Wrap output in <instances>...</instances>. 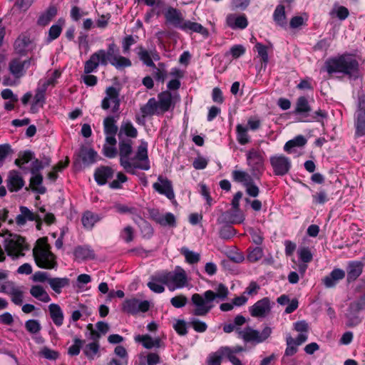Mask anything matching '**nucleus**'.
Masks as SVG:
<instances>
[{
  "mask_svg": "<svg viewBox=\"0 0 365 365\" xmlns=\"http://www.w3.org/2000/svg\"><path fill=\"white\" fill-rule=\"evenodd\" d=\"M148 143L140 140L135 156L130 158L132 153V142L122 140L119 143L120 164L124 170L130 173H135L136 169L148 170L150 169V161L148 155Z\"/></svg>",
  "mask_w": 365,
  "mask_h": 365,
  "instance_id": "obj_1",
  "label": "nucleus"
},
{
  "mask_svg": "<svg viewBox=\"0 0 365 365\" xmlns=\"http://www.w3.org/2000/svg\"><path fill=\"white\" fill-rule=\"evenodd\" d=\"M110 63L117 69H123L132 65L131 61L117 53V46L114 43L108 45V51L100 49L93 53L85 63L84 72L87 74L94 71L101 64L106 66Z\"/></svg>",
  "mask_w": 365,
  "mask_h": 365,
  "instance_id": "obj_2",
  "label": "nucleus"
},
{
  "mask_svg": "<svg viewBox=\"0 0 365 365\" xmlns=\"http://www.w3.org/2000/svg\"><path fill=\"white\" fill-rule=\"evenodd\" d=\"M359 67L356 56L350 53H344L329 58L325 63V70L329 74H341L349 78L358 76Z\"/></svg>",
  "mask_w": 365,
  "mask_h": 365,
  "instance_id": "obj_3",
  "label": "nucleus"
},
{
  "mask_svg": "<svg viewBox=\"0 0 365 365\" xmlns=\"http://www.w3.org/2000/svg\"><path fill=\"white\" fill-rule=\"evenodd\" d=\"M168 21L185 32H195L200 34L204 38L209 36L208 30L200 24L185 20L181 14L176 9L170 8L165 12Z\"/></svg>",
  "mask_w": 365,
  "mask_h": 365,
  "instance_id": "obj_4",
  "label": "nucleus"
},
{
  "mask_svg": "<svg viewBox=\"0 0 365 365\" xmlns=\"http://www.w3.org/2000/svg\"><path fill=\"white\" fill-rule=\"evenodd\" d=\"M50 249L46 237L40 238L36 241L33 254L38 267L43 269H53L56 267V257Z\"/></svg>",
  "mask_w": 365,
  "mask_h": 365,
  "instance_id": "obj_5",
  "label": "nucleus"
},
{
  "mask_svg": "<svg viewBox=\"0 0 365 365\" xmlns=\"http://www.w3.org/2000/svg\"><path fill=\"white\" fill-rule=\"evenodd\" d=\"M214 292L207 290L203 294H194L191 301L195 307L193 314L196 316L206 315L214 307Z\"/></svg>",
  "mask_w": 365,
  "mask_h": 365,
  "instance_id": "obj_6",
  "label": "nucleus"
},
{
  "mask_svg": "<svg viewBox=\"0 0 365 365\" xmlns=\"http://www.w3.org/2000/svg\"><path fill=\"white\" fill-rule=\"evenodd\" d=\"M165 286L170 291L183 288L187 284V277L185 270L180 267H176L172 272L162 271Z\"/></svg>",
  "mask_w": 365,
  "mask_h": 365,
  "instance_id": "obj_7",
  "label": "nucleus"
},
{
  "mask_svg": "<svg viewBox=\"0 0 365 365\" xmlns=\"http://www.w3.org/2000/svg\"><path fill=\"white\" fill-rule=\"evenodd\" d=\"M272 334V329L269 327H266L262 331L252 329L250 327H247L243 330L239 331V336L245 341L261 343L265 341Z\"/></svg>",
  "mask_w": 365,
  "mask_h": 365,
  "instance_id": "obj_8",
  "label": "nucleus"
},
{
  "mask_svg": "<svg viewBox=\"0 0 365 365\" xmlns=\"http://www.w3.org/2000/svg\"><path fill=\"white\" fill-rule=\"evenodd\" d=\"M269 162L276 175H284L289 172L292 165L290 159L281 154L272 155Z\"/></svg>",
  "mask_w": 365,
  "mask_h": 365,
  "instance_id": "obj_9",
  "label": "nucleus"
},
{
  "mask_svg": "<svg viewBox=\"0 0 365 365\" xmlns=\"http://www.w3.org/2000/svg\"><path fill=\"white\" fill-rule=\"evenodd\" d=\"M101 107L103 110L111 108L113 112L118 111L120 107L119 90L113 86L108 87L106 96L101 102Z\"/></svg>",
  "mask_w": 365,
  "mask_h": 365,
  "instance_id": "obj_10",
  "label": "nucleus"
},
{
  "mask_svg": "<svg viewBox=\"0 0 365 365\" xmlns=\"http://www.w3.org/2000/svg\"><path fill=\"white\" fill-rule=\"evenodd\" d=\"M247 162L252 171L260 172L264 168V152L259 149H250L247 151Z\"/></svg>",
  "mask_w": 365,
  "mask_h": 365,
  "instance_id": "obj_11",
  "label": "nucleus"
},
{
  "mask_svg": "<svg viewBox=\"0 0 365 365\" xmlns=\"http://www.w3.org/2000/svg\"><path fill=\"white\" fill-rule=\"evenodd\" d=\"M150 304L148 301H140L133 298L124 301L123 309L129 314H135L140 312H145L149 309Z\"/></svg>",
  "mask_w": 365,
  "mask_h": 365,
  "instance_id": "obj_12",
  "label": "nucleus"
},
{
  "mask_svg": "<svg viewBox=\"0 0 365 365\" xmlns=\"http://www.w3.org/2000/svg\"><path fill=\"white\" fill-rule=\"evenodd\" d=\"M154 190L160 195H165L172 200L175 199V193L171 181L161 175L158 176L157 182L153 183Z\"/></svg>",
  "mask_w": 365,
  "mask_h": 365,
  "instance_id": "obj_13",
  "label": "nucleus"
},
{
  "mask_svg": "<svg viewBox=\"0 0 365 365\" xmlns=\"http://www.w3.org/2000/svg\"><path fill=\"white\" fill-rule=\"evenodd\" d=\"M356 118V134L362 136L365 135V96L359 97Z\"/></svg>",
  "mask_w": 365,
  "mask_h": 365,
  "instance_id": "obj_14",
  "label": "nucleus"
},
{
  "mask_svg": "<svg viewBox=\"0 0 365 365\" xmlns=\"http://www.w3.org/2000/svg\"><path fill=\"white\" fill-rule=\"evenodd\" d=\"M178 101H179V97L176 93L172 94L169 91L162 92L158 95V101L160 111L163 113L168 111Z\"/></svg>",
  "mask_w": 365,
  "mask_h": 365,
  "instance_id": "obj_15",
  "label": "nucleus"
},
{
  "mask_svg": "<svg viewBox=\"0 0 365 365\" xmlns=\"http://www.w3.org/2000/svg\"><path fill=\"white\" fill-rule=\"evenodd\" d=\"M151 218L162 226L175 227L176 225L175 217L171 212L161 213L158 210L150 211Z\"/></svg>",
  "mask_w": 365,
  "mask_h": 365,
  "instance_id": "obj_16",
  "label": "nucleus"
},
{
  "mask_svg": "<svg viewBox=\"0 0 365 365\" xmlns=\"http://www.w3.org/2000/svg\"><path fill=\"white\" fill-rule=\"evenodd\" d=\"M269 312L270 303L268 298H263L250 307V314L254 317H264Z\"/></svg>",
  "mask_w": 365,
  "mask_h": 365,
  "instance_id": "obj_17",
  "label": "nucleus"
},
{
  "mask_svg": "<svg viewBox=\"0 0 365 365\" xmlns=\"http://www.w3.org/2000/svg\"><path fill=\"white\" fill-rule=\"evenodd\" d=\"M226 24L232 29H244L248 25V21L245 14H230L226 17Z\"/></svg>",
  "mask_w": 365,
  "mask_h": 365,
  "instance_id": "obj_18",
  "label": "nucleus"
},
{
  "mask_svg": "<svg viewBox=\"0 0 365 365\" xmlns=\"http://www.w3.org/2000/svg\"><path fill=\"white\" fill-rule=\"evenodd\" d=\"M220 350L222 356L227 358L232 365H243L241 361L235 356L237 354L245 351L242 346H221Z\"/></svg>",
  "mask_w": 365,
  "mask_h": 365,
  "instance_id": "obj_19",
  "label": "nucleus"
},
{
  "mask_svg": "<svg viewBox=\"0 0 365 365\" xmlns=\"http://www.w3.org/2000/svg\"><path fill=\"white\" fill-rule=\"evenodd\" d=\"M5 294L10 296L11 301L17 305H21L24 299V291L21 287L16 286L15 283L8 281V285Z\"/></svg>",
  "mask_w": 365,
  "mask_h": 365,
  "instance_id": "obj_20",
  "label": "nucleus"
},
{
  "mask_svg": "<svg viewBox=\"0 0 365 365\" xmlns=\"http://www.w3.org/2000/svg\"><path fill=\"white\" fill-rule=\"evenodd\" d=\"M165 282L162 271L153 274L148 283V287L150 289L158 294L165 291Z\"/></svg>",
  "mask_w": 365,
  "mask_h": 365,
  "instance_id": "obj_21",
  "label": "nucleus"
},
{
  "mask_svg": "<svg viewBox=\"0 0 365 365\" xmlns=\"http://www.w3.org/2000/svg\"><path fill=\"white\" fill-rule=\"evenodd\" d=\"M24 185V182L19 173L11 170L9 173L7 187L11 192L19 190Z\"/></svg>",
  "mask_w": 365,
  "mask_h": 365,
  "instance_id": "obj_22",
  "label": "nucleus"
},
{
  "mask_svg": "<svg viewBox=\"0 0 365 365\" xmlns=\"http://www.w3.org/2000/svg\"><path fill=\"white\" fill-rule=\"evenodd\" d=\"M29 61H21L19 59H14L11 61L9 64L10 72L16 78H19L24 75V68L25 67H28L29 66Z\"/></svg>",
  "mask_w": 365,
  "mask_h": 365,
  "instance_id": "obj_23",
  "label": "nucleus"
},
{
  "mask_svg": "<svg viewBox=\"0 0 365 365\" xmlns=\"http://www.w3.org/2000/svg\"><path fill=\"white\" fill-rule=\"evenodd\" d=\"M138 54L140 59L148 66H154L153 60H159V56L155 51H148L143 47L138 48Z\"/></svg>",
  "mask_w": 365,
  "mask_h": 365,
  "instance_id": "obj_24",
  "label": "nucleus"
},
{
  "mask_svg": "<svg viewBox=\"0 0 365 365\" xmlns=\"http://www.w3.org/2000/svg\"><path fill=\"white\" fill-rule=\"evenodd\" d=\"M14 47L19 53H26L33 48V43L29 37L23 36L16 40Z\"/></svg>",
  "mask_w": 365,
  "mask_h": 365,
  "instance_id": "obj_25",
  "label": "nucleus"
},
{
  "mask_svg": "<svg viewBox=\"0 0 365 365\" xmlns=\"http://www.w3.org/2000/svg\"><path fill=\"white\" fill-rule=\"evenodd\" d=\"M113 175V171L108 167H101L95 172V180L100 185H105Z\"/></svg>",
  "mask_w": 365,
  "mask_h": 365,
  "instance_id": "obj_26",
  "label": "nucleus"
},
{
  "mask_svg": "<svg viewBox=\"0 0 365 365\" xmlns=\"http://www.w3.org/2000/svg\"><path fill=\"white\" fill-rule=\"evenodd\" d=\"M345 273L342 269H334L329 275L324 278L323 282L327 287H332L339 280L343 279Z\"/></svg>",
  "mask_w": 365,
  "mask_h": 365,
  "instance_id": "obj_27",
  "label": "nucleus"
},
{
  "mask_svg": "<svg viewBox=\"0 0 365 365\" xmlns=\"http://www.w3.org/2000/svg\"><path fill=\"white\" fill-rule=\"evenodd\" d=\"M51 288L57 294H60L63 288L68 287L70 280L67 277H54L48 279Z\"/></svg>",
  "mask_w": 365,
  "mask_h": 365,
  "instance_id": "obj_28",
  "label": "nucleus"
},
{
  "mask_svg": "<svg viewBox=\"0 0 365 365\" xmlns=\"http://www.w3.org/2000/svg\"><path fill=\"white\" fill-rule=\"evenodd\" d=\"M30 294L35 299L47 303L51 301V297L45 290V289L41 285H33L30 288Z\"/></svg>",
  "mask_w": 365,
  "mask_h": 365,
  "instance_id": "obj_29",
  "label": "nucleus"
},
{
  "mask_svg": "<svg viewBox=\"0 0 365 365\" xmlns=\"http://www.w3.org/2000/svg\"><path fill=\"white\" fill-rule=\"evenodd\" d=\"M20 211L21 213L16 217V222L18 225H24L28 220L33 221L37 220V215L26 207H21Z\"/></svg>",
  "mask_w": 365,
  "mask_h": 365,
  "instance_id": "obj_30",
  "label": "nucleus"
},
{
  "mask_svg": "<svg viewBox=\"0 0 365 365\" xmlns=\"http://www.w3.org/2000/svg\"><path fill=\"white\" fill-rule=\"evenodd\" d=\"M363 270V264L359 262H351L347 268V279L354 281L360 276Z\"/></svg>",
  "mask_w": 365,
  "mask_h": 365,
  "instance_id": "obj_31",
  "label": "nucleus"
},
{
  "mask_svg": "<svg viewBox=\"0 0 365 365\" xmlns=\"http://www.w3.org/2000/svg\"><path fill=\"white\" fill-rule=\"evenodd\" d=\"M48 309L53 323L58 327L61 326L63 323V314L61 307L56 304H51Z\"/></svg>",
  "mask_w": 365,
  "mask_h": 365,
  "instance_id": "obj_32",
  "label": "nucleus"
},
{
  "mask_svg": "<svg viewBox=\"0 0 365 365\" xmlns=\"http://www.w3.org/2000/svg\"><path fill=\"white\" fill-rule=\"evenodd\" d=\"M100 220L98 215L90 211L85 212L81 217L82 224L87 230H91Z\"/></svg>",
  "mask_w": 365,
  "mask_h": 365,
  "instance_id": "obj_33",
  "label": "nucleus"
},
{
  "mask_svg": "<svg viewBox=\"0 0 365 365\" xmlns=\"http://www.w3.org/2000/svg\"><path fill=\"white\" fill-rule=\"evenodd\" d=\"M143 116L152 115L155 114L163 113L160 111V107L158 101L154 99H150L148 103L141 108Z\"/></svg>",
  "mask_w": 365,
  "mask_h": 365,
  "instance_id": "obj_34",
  "label": "nucleus"
},
{
  "mask_svg": "<svg viewBox=\"0 0 365 365\" xmlns=\"http://www.w3.org/2000/svg\"><path fill=\"white\" fill-rule=\"evenodd\" d=\"M64 25L65 20L63 19H59L55 24L51 26L48 31L47 38L48 42H51L56 39L60 36Z\"/></svg>",
  "mask_w": 365,
  "mask_h": 365,
  "instance_id": "obj_35",
  "label": "nucleus"
},
{
  "mask_svg": "<svg viewBox=\"0 0 365 365\" xmlns=\"http://www.w3.org/2000/svg\"><path fill=\"white\" fill-rule=\"evenodd\" d=\"M57 9L54 6L49 7L46 11L42 13L37 21L39 26H45L56 16Z\"/></svg>",
  "mask_w": 365,
  "mask_h": 365,
  "instance_id": "obj_36",
  "label": "nucleus"
},
{
  "mask_svg": "<svg viewBox=\"0 0 365 365\" xmlns=\"http://www.w3.org/2000/svg\"><path fill=\"white\" fill-rule=\"evenodd\" d=\"M135 341L138 343H141L143 346L146 349H151L155 346H159L160 341L158 339H153L149 335H136L135 336Z\"/></svg>",
  "mask_w": 365,
  "mask_h": 365,
  "instance_id": "obj_37",
  "label": "nucleus"
},
{
  "mask_svg": "<svg viewBox=\"0 0 365 365\" xmlns=\"http://www.w3.org/2000/svg\"><path fill=\"white\" fill-rule=\"evenodd\" d=\"M122 134H124L127 137L134 138L138 135V130L131 122L128 120L123 121L120 128L119 136Z\"/></svg>",
  "mask_w": 365,
  "mask_h": 365,
  "instance_id": "obj_38",
  "label": "nucleus"
},
{
  "mask_svg": "<svg viewBox=\"0 0 365 365\" xmlns=\"http://www.w3.org/2000/svg\"><path fill=\"white\" fill-rule=\"evenodd\" d=\"M43 177L39 173H32V177L30 180V186L32 190L37 191L41 194L46 192V188L42 185Z\"/></svg>",
  "mask_w": 365,
  "mask_h": 365,
  "instance_id": "obj_39",
  "label": "nucleus"
},
{
  "mask_svg": "<svg viewBox=\"0 0 365 365\" xmlns=\"http://www.w3.org/2000/svg\"><path fill=\"white\" fill-rule=\"evenodd\" d=\"M248 128L242 125L237 124L236 126L237 140L241 145H245L250 142V136L248 135Z\"/></svg>",
  "mask_w": 365,
  "mask_h": 365,
  "instance_id": "obj_40",
  "label": "nucleus"
},
{
  "mask_svg": "<svg viewBox=\"0 0 365 365\" xmlns=\"http://www.w3.org/2000/svg\"><path fill=\"white\" fill-rule=\"evenodd\" d=\"M273 18L276 24L280 26L287 25V19L285 15L284 6L278 5L274 12Z\"/></svg>",
  "mask_w": 365,
  "mask_h": 365,
  "instance_id": "obj_41",
  "label": "nucleus"
},
{
  "mask_svg": "<svg viewBox=\"0 0 365 365\" xmlns=\"http://www.w3.org/2000/svg\"><path fill=\"white\" fill-rule=\"evenodd\" d=\"M307 143V139L303 135H297L294 138L287 141L284 146V150L286 152H290L293 148L302 147Z\"/></svg>",
  "mask_w": 365,
  "mask_h": 365,
  "instance_id": "obj_42",
  "label": "nucleus"
},
{
  "mask_svg": "<svg viewBox=\"0 0 365 365\" xmlns=\"http://www.w3.org/2000/svg\"><path fill=\"white\" fill-rule=\"evenodd\" d=\"M329 14L333 17L338 18L341 21H344L349 16V11L345 6L334 4Z\"/></svg>",
  "mask_w": 365,
  "mask_h": 365,
  "instance_id": "obj_43",
  "label": "nucleus"
},
{
  "mask_svg": "<svg viewBox=\"0 0 365 365\" xmlns=\"http://www.w3.org/2000/svg\"><path fill=\"white\" fill-rule=\"evenodd\" d=\"M180 253L185 257V261L189 264H195L200 261V255L183 247L180 249Z\"/></svg>",
  "mask_w": 365,
  "mask_h": 365,
  "instance_id": "obj_44",
  "label": "nucleus"
},
{
  "mask_svg": "<svg viewBox=\"0 0 365 365\" xmlns=\"http://www.w3.org/2000/svg\"><path fill=\"white\" fill-rule=\"evenodd\" d=\"M232 178L235 181L242 183L245 186L252 181L251 176L247 172L242 170H234Z\"/></svg>",
  "mask_w": 365,
  "mask_h": 365,
  "instance_id": "obj_45",
  "label": "nucleus"
},
{
  "mask_svg": "<svg viewBox=\"0 0 365 365\" xmlns=\"http://www.w3.org/2000/svg\"><path fill=\"white\" fill-rule=\"evenodd\" d=\"M75 256L81 259H92L94 253L89 247H79L75 250Z\"/></svg>",
  "mask_w": 365,
  "mask_h": 365,
  "instance_id": "obj_46",
  "label": "nucleus"
},
{
  "mask_svg": "<svg viewBox=\"0 0 365 365\" xmlns=\"http://www.w3.org/2000/svg\"><path fill=\"white\" fill-rule=\"evenodd\" d=\"M286 344L287 348L284 351V355L287 356L294 355L298 351L299 345H297L294 341V339L289 334H287L286 336Z\"/></svg>",
  "mask_w": 365,
  "mask_h": 365,
  "instance_id": "obj_47",
  "label": "nucleus"
},
{
  "mask_svg": "<svg viewBox=\"0 0 365 365\" xmlns=\"http://www.w3.org/2000/svg\"><path fill=\"white\" fill-rule=\"evenodd\" d=\"M311 108L309 105L307 100L304 97H300L298 98L294 110V113L302 114L307 113L310 111Z\"/></svg>",
  "mask_w": 365,
  "mask_h": 365,
  "instance_id": "obj_48",
  "label": "nucleus"
},
{
  "mask_svg": "<svg viewBox=\"0 0 365 365\" xmlns=\"http://www.w3.org/2000/svg\"><path fill=\"white\" fill-rule=\"evenodd\" d=\"M82 160L85 163L91 164L98 158V154L92 149H83L81 150Z\"/></svg>",
  "mask_w": 365,
  "mask_h": 365,
  "instance_id": "obj_49",
  "label": "nucleus"
},
{
  "mask_svg": "<svg viewBox=\"0 0 365 365\" xmlns=\"http://www.w3.org/2000/svg\"><path fill=\"white\" fill-rule=\"evenodd\" d=\"M308 21V15L307 14H302L300 16H295L290 20L289 25L292 29H297L303 25H305Z\"/></svg>",
  "mask_w": 365,
  "mask_h": 365,
  "instance_id": "obj_50",
  "label": "nucleus"
},
{
  "mask_svg": "<svg viewBox=\"0 0 365 365\" xmlns=\"http://www.w3.org/2000/svg\"><path fill=\"white\" fill-rule=\"evenodd\" d=\"M60 76L61 73L57 70L48 73L46 78L41 81L44 89H46L48 86H53Z\"/></svg>",
  "mask_w": 365,
  "mask_h": 365,
  "instance_id": "obj_51",
  "label": "nucleus"
},
{
  "mask_svg": "<svg viewBox=\"0 0 365 365\" xmlns=\"http://www.w3.org/2000/svg\"><path fill=\"white\" fill-rule=\"evenodd\" d=\"M38 354L42 357L48 360H56L59 356L58 351L47 346L42 347Z\"/></svg>",
  "mask_w": 365,
  "mask_h": 365,
  "instance_id": "obj_52",
  "label": "nucleus"
},
{
  "mask_svg": "<svg viewBox=\"0 0 365 365\" xmlns=\"http://www.w3.org/2000/svg\"><path fill=\"white\" fill-rule=\"evenodd\" d=\"M103 125L104 130L106 134H115L118 130L114 119L112 117H107L105 118Z\"/></svg>",
  "mask_w": 365,
  "mask_h": 365,
  "instance_id": "obj_53",
  "label": "nucleus"
},
{
  "mask_svg": "<svg viewBox=\"0 0 365 365\" xmlns=\"http://www.w3.org/2000/svg\"><path fill=\"white\" fill-rule=\"evenodd\" d=\"M228 294L227 287L222 284H219L215 288V292H214L215 299L224 300L227 297Z\"/></svg>",
  "mask_w": 365,
  "mask_h": 365,
  "instance_id": "obj_54",
  "label": "nucleus"
},
{
  "mask_svg": "<svg viewBox=\"0 0 365 365\" xmlns=\"http://www.w3.org/2000/svg\"><path fill=\"white\" fill-rule=\"evenodd\" d=\"M98 349V344L96 342H92L85 346L83 352L88 358L93 359L97 355Z\"/></svg>",
  "mask_w": 365,
  "mask_h": 365,
  "instance_id": "obj_55",
  "label": "nucleus"
},
{
  "mask_svg": "<svg viewBox=\"0 0 365 365\" xmlns=\"http://www.w3.org/2000/svg\"><path fill=\"white\" fill-rule=\"evenodd\" d=\"M229 220L232 223H241L245 220V216L240 209L235 210L228 213Z\"/></svg>",
  "mask_w": 365,
  "mask_h": 365,
  "instance_id": "obj_56",
  "label": "nucleus"
},
{
  "mask_svg": "<svg viewBox=\"0 0 365 365\" xmlns=\"http://www.w3.org/2000/svg\"><path fill=\"white\" fill-rule=\"evenodd\" d=\"M84 344V341L76 338L73 344L68 348V353L71 356H76L80 353L81 349Z\"/></svg>",
  "mask_w": 365,
  "mask_h": 365,
  "instance_id": "obj_57",
  "label": "nucleus"
},
{
  "mask_svg": "<svg viewBox=\"0 0 365 365\" xmlns=\"http://www.w3.org/2000/svg\"><path fill=\"white\" fill-rule=\"evenodd\" d=\"M263 256V251L260 247H255L250 250L247 259L250 262H255L259 260Z\"/></svg>",
  "mask_w": 365,
  "mask_h": 365,
  "instance_id": "obj_58",
  "label": "nucleus"
},
{
  "mask_svg": "<svg viewBox=\"0 0 365 365\" xmlns=\"http://www.w3.org/2000/svg\"><path fill=\"white\" fill-rule=\"evenodd\" d=\"M223 356L218 349L215 352L210 354L207 358L209 365H221Z\"/></svg>",
  "mask_w": 365,
  "mask_h": 365,
  "instance_id": "obj_59",
  "label": "nucleus"
},
{
  "mask_svg": "<svg viewBox=\"0 0 365 365\" xmlns=\"http://www.w3.org/2000/svg\"><path fill=\"white\" fill-rule=\"evenodd\" d=\"M120 238L126 242H131L134 238V230L130 226L125 227L120 232Z\"/></svg>",
  "mask_w": 365,
  "mask_h": 365,
  "instance_id": "obj_60",
  "label": "nucleus"
},
{
  "mask_svg": "<svg viewBox=\"0 0 365 365\" xmlns=\"http://www.w3.org/2000/svg\"><path fill=\"white\" fill-rule=\"evenodd\" d=\"M298 255L299 259L304 263L309 262L312 260V253L307 247H302L298 250Z\"/></svg>",
  "mask_w": 365,
  "mask_h": 365,
  "instance_id": "obj_61",
  "label": "nucleus"
},
{
  "mask_svg": "<svg viewBox=\"0 0 365 365\" xmlns=\"http://www.w3.org/2000/svg\"><path fill=\"white\" fill-rule=\"evenodd\" d=\"M313 202L315 204H324L328 201V195L324 190H320L312 195Z\"/></svg>",
  "mask_w": 365,
  "mask_h": 365,
  "instance_id": "obj_62",
  "label": "nucleus"
},
{
  "mask_svg": "<svg viewBox=\"0 0 365 365\" xmlns=\"http://www.w3.org/2000/svg\"><path fill=\"white\" fill-rule=\"evenodd\" d=\"M26 329L32 334L38 332L41 329V325L37 320L30 319L25 324Z\"/></svg>",
  "mask_w": 365,
  "mask_h": 365,
  "instance_id": "obj_63",
  "label": "nucleus"
},
{
  "mask_svg": "<svg viewBox=\"0 0 365 365\" xmlns=\"http://www.w3.org/2000/svg\"><path fill=\"white\" fill-rule=\"evenodd\" d=\"M187 302V299L184 295H178L170 299L171 304L175 308L183 307Z\"/></svg>",
  "mask_w": 365,
  "mask_h": 365,
  "instance_id": "obj_64",
  "label": "nucleus"
}]
</instances>
